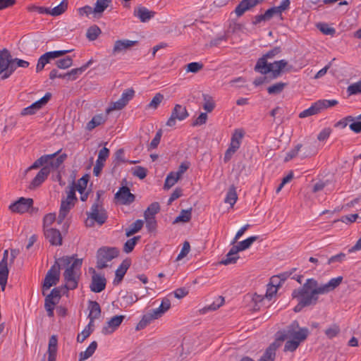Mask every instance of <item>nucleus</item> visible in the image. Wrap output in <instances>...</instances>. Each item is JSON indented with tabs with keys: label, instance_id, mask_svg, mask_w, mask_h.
<instances>
[{
	"label": "nucleus",
	"instance_id": "62",
	"mask_svg": "<svg viewBox=\"0 0 361 361\" xmlns=\"http://www.w3.org/2000/svg\"><path fill=\"white\" fill-rule=\"evenodd\" d=\"M12 65L13 66V72H14L16 70V68L18 67L24 68H27L30 65V63L27 61L20 59H18V58L13 59L12 58Z\"/></svg>",
	"mask_w": 361,
	"mask_h": 361
},
{
	"label": "nucleus",
	"instance_id": "24",
	"mask_svg": "<svg viewBox=\"0 0 361 361\" xmlns=\"http://www.w3.org/2000/svg\"><path fill=\"white\" fill-rule=\"evenodd\" d=\"M57 345H58V339L57 336L53 335L50 337L49 340V345H48V360L47 361H56V354H57Z\"/></svg>",
	"mask_w": 361,
	"mask_h": 361
},
{
	"label": "nucleus",
	"instance_id": "40",
	"mask_svg": "<svg viewBox=\"0 0 361 361\" xmlns=\"http://www.w3.org/2000/svg\"><path fill=\"white\" fill-rule=\"evenodd\" d=\"M179 179L180 178L175 173L174 171L170 172L166 178L164 188L166 190L170 189L177 183Z\"/></svg>",
	"mask_w": 361,
	"mask_h": 361
},
{
	"label": "nucleus",
	"instance_id": "53",
	"mask_svg": "<svg viewBox=\"0 0 361 361\" xmlns=\"http://www.w3.org/2000/svg\"><path fill=\"white\" fill-rule=\"evenodd\" d=\"M191 219V209H183L180 212V214L176 217L174 222H188Z\"/></svg>",
	"mask_w": 361,
	"mask_h": 361
},
{
	"label": "nucleus",
	"instance_id": "11",
	"mask_svg": "<svg viewBox=\"0 0 361 361\" xmlns=\"http://www.w3.org/2000/svg\"><path fill=\"white\" fill-rule=\"evenodd\" d=\"M134 95L135 91L133 88L126 90L118 101L110 104L109 107L106 109V114H108L114 110L122 109L127 105L128 102L133 98Z\"/></svg>",
	"mask_w": 361,
	"mask_h": 361
},
{
	"label": "nucleus",
	"instance_id": "19",
	"mask_svg": "<svg viewBox=\"0 0 361 361\" xmlns=\"http://www.w3.org/2000/svg\"><path fill=\"white\" fill-rule=\"evenodd\" d=\"M109 155V150L106 147H103L99 152L98 158L93 169V174L95 176H99L104 166V163Z\"/></svg>",
	"mask_w": 361,
	"mask_h": 361
},
{
	"label": "nucleus",
	"instance_id": "50",
	"mask_svg": "<svg viewBox=\"0 0 361 361\" xmlns=\"http://www.w3.org/2000/svg\"><path fill=\"white\" fill-rule=\"evenodd\" d=\"M341 331L340 327L338 324H334L327 328L324 333L326 337L329 339L337 336Z\"/></svg>",
	"mask_w": 361,
	"mask_h": 361
},
{
	"label": "nucleus",
	"instance_id": "38",
	"mask_svg": "<svg viewBox=\"0 0 361 361\" xmlns=\"http://www.w3.org/2000/svg\"><path fill=\"white\" fill-rule=\"evenodd\" d=\"M319 105L320 104H317V102H314V104H312L310 107L300 112L299 114V117L303 118L319 114V112H321L319 107Z\"/></svg>",
	"mask_w": 361,
	"mask_h": 361
},
{
	"label": "nucleus",
	"instance_id": "20",
	"mask_svg": "<svg viewBox=\"0 0 361 361\" xmlns=\"http://www.w3.org/2000/svg\"><path fill=\"white\" fill-rule=\"evenodd\" d=\"M44 232L45 238L51 245L58 246L62 244V236L58 229L54 228H45Z\"/></svg>",
	"mask_w": 361,
	"mask_h": 361
},
{
	"label": "nucleus",
	"instance_id": "31",
	"mask_svg": "<svg viewBox=\"0 0 361 361\" xmlns=\"http://www.w3.org/2000/svg\"><path fill=\"white\" fill-rule=\"evenodd\" d=\"M259 239L258 235L250 236L247 239L240 242L237 245H233L236 251L240 252L248 249L252 244Z\"/></svg>",
	"mask_w": 361,
	"mask_h": 361
},
{
	"label": "nucleus",
	"instance_id": "12",
	"mask_svg": "<svg viewBox=\"0 0 361 361\" xmlns=\"http://www.w3.org/2000/svg\"><path fill=\"white\" fill-rule=\"evenodd\" d=\"M189 116L185 106L180 104H176L171 111V116L166 122V126L173 127L176 123V120L183 121Z\"/></svg>",
	"mask_w": 361,
	"mask_h": 361
},
{
	"label": "nucleus",
	"instance_id": "2",
	"mask_svg": "<svg viewBox=\"0 0 361 361\" xmlns=\"http://www.w3.org/2000/svg\"><path fill=\"white\" fill-rule=\"evenodd\" d=\"M59 261L61 265L66 267V270L63 272L64 288L67 290L75 289L78 287L80 276V269L82 264V259L73 260V257L66 256L60 258Z\"/></svg>",
	"mask_w": 361,
	"mask_h": 361
},
{
	"label": "nucleus",
	"instance_id": "55",
	"mask_svg": "<svg viewBox=\"0 0 361 361\" xmlns=\"http://www.w3.org/2000/svg\"><path fill=\"white\" fill-rule=\"evenodd\" d=\"M347 92L349 95H354L361 93V79L354 83L350 85L347 88Z\"/></svg>",
	"mask_w": 361,
	"mask_h": 361
},
{
	"label": "nucleus",
	"instance_id": "37",
	"mask_svg": "<svg viewBox=\"0 0 361 361\" xmlns=\"http://www.w3.org/2000/svg\"><path fill=\"white\" fill-rule=\"evenodd\" d=\"M59 302L58 300H56L54 298H51L49 295H47L44 300V308L46 311L47 312V315L49 317H53L54 316V310L55 305Z\"/></svg>",
	"mask_w": 361,
	"mask_h": 361
},
{
	"label": "nucleus",
	"instance_id": "60",
	"mask_svg": "<svg viewBox=\"0 0 361 361\" xmlns=\"http://www.w3.org/2000/svg\"><path fill=\"white\" fill-rule=\"evenodd\" d=\"M56 221V214L54 213H49L44 216L43 219L44 230L49 228L52 224Z\"/></svg>",
	"mask_w": 361,
	"mask_h": 361
},
{
	"label": "nucleus",
	"instance_id": "6",
	"mask_svg": "<svg viewBox=\"0 0 361 361\" xmlns=\"http://www.w3.org/2000/svg\"><path fill=\"white\" fill-rule=\"evenodd\" d=\"M78 199L75 193V188L71 187L69 191L67 192V196L65 199L61 200L59 213L57 219L58 224H61L71 209L75 206Z\"/></svg>",
	"mask_w": 361,
	"mask_h": 361
},
{
	"label": "nucleus",
	"instance_id": "8",
	"mask_svg": "<svg viewBox=\"0 0 361 361\" xmlns=\"http://www.w3.org/2000/svg\"><path fill=\"white\" fill-rule=\"evenodd\" d=\"M12 56L10 51L4 49L0 51V75L1 80L8 78L13 73Z\"/></svg>",
	"mask_w": 361,
	"mask_h": 361
},
{
	"label": "nucleus",
	"instance_id": "42",
	"mask_svg": "<svg viewBox=\"0 0 361 361\" xmlns=\"http://www.w3.org/2000/svg\"><path fill=\"white\" fill-rule=\"evenodd\" d=\"M157 319V317H154V314L152 312L148 313L147 314H145L142 317V319L139 322V323L137 324L136 329L140 330L145 328L148 324H150V322Z\"/></svg>",
	"mask_w": 361,
	"mask_h": 361
},
{
	"label": "nucleus",
	"instance_id": "23",
	"mask_svg": "<svg viewBox=\"0 0 361 361\" xmlns=\"http://www.w3.org/2000/svg\"><path fill=\"white\" fill-rule=\"evenodd\" d=\"M137 43V41H132L129 39L117 40L115 42L112 53L115 55L118 53L130 49L131 47L136 45Z\"/></svg>",
	"mask_w": 361,
	"mask_h": 361
},
{
	"label": "nucleus",
	"instance_id": "45",
	"mask_svg": "<svg viewBox=\"0 0 361 361\" xmlns=\"http://www.w3.org/2000/svg\"><path fill=\"white\" fill-rule=\"evenodd\" d=\"M93 326L94 324H90L89 322V324L85 327L82 331L78 335L77 341L78 343H82L87 337H89L93 331Z\"/></svg>",
	"mask_w": 361,
	"mask_h": 361
},
{
	"label": "nucleus",
	"instance_id": "36",
	"mask_svg": "<svg viewBox=\"0 0 361 361\" xmlns=\"http://www.w3.org/2000/svg\"><path fill=\"white\" fill-rule=\"evenodd\" d=\"M238 253V251H236V250H235V247L233 246L226 255L225 259L221 261V264L225 265L235 264L237 259L239 258V257L237 255Z\"/></svg>",
	"mask_w": 361,
	"mask_h": 361
},
{
	"label": "nucleus",
	"instance_id": "34",
	"mask_svg": "<svg viewBox=\"0 0 361 361\" xmlns=\"http://www.w3.org/2000/svg\"><path fill=\"white\" fill-rule=\"evenodd\" d=\"M106 120V116H104L103 114H98L94 116L91 121H90L87 123L86 128L88 130H92L97 126H99V125L104 123Z\"/></svg>",
	"mask_w": 361,
	"mask_h": 361
},
{
	"label": "nucleus",
	"instance_id": "10",
	"mask_svg": "<svg viewBox=\"0 0 361 361\" xmlns=\"http://www.w3.org/2000/svg\"><path fill=\"white\" fill-rule=\"evenodd\" d=\"M60 279V264L56 262L47 271L42 284V294L44 295L45 290H49L52 286H55Z\"/></svg>",
	"mask_w": 361,
	"mask_h": 361
},
{
	"label": "nucleus",
	"instance_id": "64",
	"mask_svg": "<svg viewBox=\"0 0 361 361\" xmlns=\"http://www.w3.org/2000/svg\"><path fill=\"white\" fill-rule=\"evenodd\" d=\"M357 218H358L357 214H352L341 216V219H339L338 220H335L334 223H336L337 221H341L343 223L348 224L355 222Z\"/></svg>",
	"mask_w": 361,
	"mask_h": 361
},
{
	"label": "nucleus",
	"instance_id": "39",
	"mask_svg": "<svg viewBox=\"0 0 361 361\" xmlns=\"http://www.w3.org/2000/svg\"><path fill=\"white\" fill-rule=\"evenodd\" d=\"M66 158L67 154L66 153L56 155L55 158H52L49 161V169H57L64 162Z\"/></svg>",
	"mask_w": 361,
	"mask_h": 361
},
{
	"label": "nucleus",
	"instance_id": "4",
	"mask_svg": "<svg viewBox=\"0 0 361 361\" xmlns=\"http://www.w3.org/2000/svg\"><path fill=\"white\" fill-rule=\"evenodd\" d=\"M343 281V276H338L333 278L329 281L321 286H318V282L314 279H308L306 282L309 283L310 288L313 291V294L317 296L319 294H325L330 291L334 290L337 288Z\"/></svg>",
	"mask_w": 361,
	"mask_h": 361
},
{
	"label": "nucleus",
	"instance_id": "3",
	"mask_svg": "<svg viewBox=\"0 0 361 361\" xmlns=\"http://www.w3.org/2000/svg\"><path fill=\"white\" fill-rule=\"evenodd\" d=\"M308 283L305 282L302 287L295 289L292 293L293 298L298 300V305L293 309L295 312H300L305 307L314 305L318 301V296L313 294Z\"/></svg>",
	"mask_w": 361,
	"mask_h": 361
},
{
	"label": "nucleus",
	"instance_id": "41",
	"mask_svg": "<svg viewBox=\"0 0 361 361\" xmlns=\"http://www.w3.org/2000/svg\"><path fill=\"white\" fill-rule=\"evenodd\" d=\"M68 8V0H62V1L56 6L50 10V15L57 16L63 13Z\"/></svg>",
	"mask_w": 361,
	"mask_h": 361
},
{
	"label": "nucleus",
	"instance_id": "46",
	"mask_svg": "<svg viewBox=\"0 0 361 361\" xmlns=\"http://www.w3.org/2000/svg\"><path fill=\"white\" fill-rule=\"evenodd\" d=\"M160 211V205L159 202H154L149 205L144 213V216H155Z\"/></svg>",
	"mask_w": 361,
	"mask_h": 361
},
{
	"label": "nucleus",
	"instance_id": "25",
	"mask_svg": "<svg viewBox=\"0 0 361 361\" xmlns=\"http://www.w3.org/2000/svg\"><path fill=\"white\" fill-rule=\"evenodd\" d=\"M280 346V343L276 341L272 343L265 350L263 355L259 361H274L276 349Z\"/></svg>",
	"mask_w": 361,
	"mask_h": 361
},
{
	"label": "nucleus",
	"instance_id": "14",
	"mask_svg": "<svg viewBox=\"0 0 361 361\" xmlns=\"http://www.w3.org/2000/svg\"><path fill=\"white\" fill-rule=\"evenodd\" d=\"M264 0H242L236 6L235 13L237 17L242 16L246 11L251 10L256 6L262 4Z\"/></svg>",
	"mask_w": 361,
	"mask_h": 361
},
{
	"label": "nucleus",
	"instance_id": "52",
	"mask_svg": "<svg viewBox=\"0 0 361 361\" xmlns=\"http://www.w3.org/2000/svg\"><path fill=\"white\" fill-rule=\"evenodd\" d=\"M56 65L59 68L66 69L73 65V59L71 56H67L63 59H61L56 62Z\"/></svg>",
	"mask_w": 361,
	"mask_h": 361
},
{
	"label": "nucleus",
	"instance_id": "57",
	"mask_svg": "<svg viewBox=\"0 0 361 361\" xmlns=\"http://www.w3.org/2000/svg\"><path fill=\"white\" fill-rule=\"evenodd\" d=\"M219 300H220L219 304H216L215 302H213L212 304L200 309V313L205 314L208 311H214V310H217L218 308H219L220 306H221L223 305V303L224 302V298L223 297H219Z\"/></svg>",
	"mask_w": 361,
	"mask_h": 361
},
{
	"label": "nucleus",
	"instance_id": "61",
	"mask_svg": "<svg viewBox=\"0 0 361 361\" xmlns=\"http://www.w3.org/2000/svg\"><path fill=\"white\" fill-rule=\"evenodd\" d=\"M302 145L298 144L295 147V148H293V149H290L289 152H288L286 154V156L284 159V161H288L293 159V158H295V157H297L298 154V152L300 150V149L302 148Z\"/></svg>",
	"mask_w": 361,
	"mask_h": 361
},
{
	"label": "nucleus",
	"instance_id": "22",
	"mask_svg": "<svg viewBox=\"0 0 361 361\" xmlns=\"http://www.w3.org/2000/svg\"><path fill=\"white\" fill-rule=\"evenodd\" d=\"M50 171L49 166L42 167L36 176L32 179L30 185V188L34 189L39 187L47 178Z\"/></svg>",
	"mask_w": 361,
	"mask_h": 361
},
{
	"label": "nucleus",
	"instance_id": "28",
	"mask_svg": "<svg viewBox=\"0 0 361 361\" xmlns=\"http://www.w3.org/2000/svg\"><path fill=\"white\" fill-rule=\"evenodd\" d=\"M171 307V300L168 297L164 298L159 307L152 310L154 317L157 319L161 317L166 312H167Z\"/></svg>",
	"mask_w": 361,
	"mask_h": 361
},
{
	"label": "nucleus",
	"instance_id": "16",
	"mask_svg": "<svg viewBox=\"0 0 361 361\" xmlns=\"http://www.w3.org/2000/svg\"><path fill=\"white\" fill-rule=\"evenodd\" d=\"M115 199L121 204H130L135 201V196L128 187H121L115 195Z\"/></svg>",
	"mask_w": 361,
	"mask_h": 361
},
{
	"label": "nucleus",
	"instance_id": "48",
	"mask_svg": "<svg viewBox=\"0 0 361 361\" xmlns=\"http://www.w3.org/2000/svg\"><path fill=\"white\" fill-rule=\"evenodd\" d=\"M101 34V30L97 25H92L90 27L86 32L87 38L90 41L95 40Z\"/></svg>",
	"mask_w": 361,
	"mask_h": 361
},
{
	"label": "nucleus",
	"instance_id": "33",
	"mask_svg": "<svg viewBox=\"0 0 361 361\" xmlns=\"http://www.w3.org/2000/svg\"><path fill=\"white\" fill-rule=\"evenodd\" d=\"M54 59L50 51L46 52L42 54L37 61V64L36 66V72L39 73L42 71L44 66L50 62L51 60Z\"/></svg>",
	"mask_w": 361,
	"mask_h": 361
},
{
	"label": "nucleus",
	"instance_id": "56",
	"mask_svg": "<svg viewBox=\"0 0 361 361\" xmlns=\"http://www.w3.org/2000/svg\"><path fill=\"white\" fill-rule=\"evenodd\" d=\"M219 300H220L219 304H216L215 302H213L212 304L200 309V313L205 314L208 311H214V310H217L218 308H219L220 306H221L223 305V303L224 302V298L223 297H219Z\"/></svg>",
	"mask_w": 361,
	"mask_h": 361
},
{
	"label": "nucleus",
	"instance_id": "21",
	"mask_svg": "<svg viewBox=\"0 0 361 361\" xmlns=\"http://www.w3.org/2000/svg\"><path fill=\"white\" fill-rule=\"evenodd\" d=\"M133 15L139 18L142 23H146L154 17L156 12L150 11L145 6H139L134 9Z\"/></svg>",
	"mask_w": 361,
	"mask_h": 361
},
{
	"label": "nucleus",
	"instance_id": "7",
	"mask_svg": "<svg viewBox=\"0 0 361 361\" xmlns=\"http://www.w3.org/2000/svg\"><path fill=\"white\" fill-rule=\"evenodd\" d=\"M118 250L116 247H103L97 250V268L102 269L107 267V263L118 255Z\"/></svg>",
	"mask_w": 361,
	"mask_h": 361
},
{
	"label": "nucleus",
	"instance_id": "13",
	"mask_svg": "<svg viewBox=\"0 0 361 361\" xmlns=\"http://www.w3.org/2000/svg\"><path fill=\"white\" fill-rule=\"evenodd\" d=\"M51 97V94L50 92H47L42 98L32 103L29 106L23 109L21 111V115L28 116L35 114L37 111L41 109L45 104H47Z\"/></svg>",
	"mask_w": 361,
	"mask_h": 361
},
{
	"label": "nucleus",
	"instance_id": "15",
	"mask_svg": "<svg viewBox=\"0 0 361 361\" xmlns=\"http://www.w3.org/2000/svg\"><path fill=\"white\" fill-rule=\"evenodd\" d=\"M33 200L31 198L20 197L18 201L11 204L9 209L13 212L25 213L32 207Z\"/></svg>",
	"mask_w": 361,
	"mask_h": 361
},
{
	"label": "nucleus",
	"instance_id": "9",
	"mask_svg": "<svg viewBox=\"0 0 361 361\" xmlns=\"http://www.w3.org/2000/svg\"><path fill=\"white\" fill-rule=\"evenodd\" d=\"M280 52V47H274V49L269 50L268 52L264 54L262 57L257 60L255 66V71L264 75L270 73L271 71V67L268 66L269 63H267V59H272Z\"/></svg>",
	"mask_w": 361,
	"mask_h": 361
},
{
	"label": "nucleus",
	"instance_id": "47",
	"mask_svg": "<svg viewBox=\"0 0 361 361\" xmlns=\"http://www.w3.org/2000/svg\"><path fill=\"white\" fill-rule=\"evenodd\" d=\"M88 180V175H85L78 180L76 184H73L71 187H74L75 191L78 190L79 192H81V191H85Z\"/></svg>",
	"mask_w": 361,
	"mask_h": 361
},
{
	"label": "nucleus",
	"instance_id": "51",
	"mask_svg": "<svg viewBox=\"0 0 361 361\" xmlns=\"http://www.w3.org/2000/svg\"><path fill=\"white\" fill-rule=\"evenodd\" d=\"M203 99H204V104H203V109L207 111V112H212L214 107H215V103L211 96L209 94H203Z\"/></svg>",
	"mask_w": 361,
	"mask_h": 361
},
{
	"label": "nucleus",
	"instance_id": "27",
	"mask_svg": "<svg viewBox=\"0 0 361 361\" xmlns=\"http://www.w3.org/2000/svg\"><path fill=\"white\" fill-rule=\"evenodd\" d=\"M89 319L90 324H94V321L98 319L101 314V307L97 301H90L89 302Z\"/></svg>",
	"mask_w": 361,
	"mask_h": 361
},
{
	"label": "nucleus",
	"instance_id": "17",
	"mask_svg": "<svg viewBox=\"0 0 361 361\" xmlns=\"http://www.w3.org/2000/svg\"><path fill=\"white\" fill-rule=\"evenodd\" d=\"M124 319V315H116L111 317L106 324L102 328V333L104 335L114 333L121 324Z\"/></svg>",
	"mask_w": 361,
	"mask_h": 361
},
{
	"label": "nucleus",
	"instance_id": "63",
	"mask_svg": "<svg viewBox=\"0 0 361 361\" xmlns=\"http://www.w3.org/2000/svg\"><path fill=\"white\" fill-rule=\"evenodd\" d=\"M163 99V94L160 93L156 94L155 96L152 98V101L148 104V107L156 109L159 106Z\"/></svg>",
	"mask_w": 361,
	"mask_h": 361
},
{
	"label": "nucleus",
	"instance_id": "59",
	"mask_svg": "<svg viewBox=\"0 0 361 361\" xmlns=\"http://www.w3.org/2000/svg\"><path fill=\"white\" fill-rule=\"evenodd\" d=\"M133 175L138 177L140 179H144L147 176V169L137 166L132 169Z\"/></svg>",
	"mask_w": 361,
	"mask_h": 361
},
{
	"label": "nucleus",
	"instance_id": "58",
	"mask_svg": "<svg viewBox=\"0 0 361 361\" xmlns=\"http://www.w3.org/2000/svg\"><path fill=\"white\" fill-rule=\"evenodd\" d=\"M317 104L319 105L320 111L327 109L329 107L334 106L338 104V101L336 99L327 100V99H321L316 102Z\"/></svg>",
	"mask_w": 361,
	"mask_h": 361
},
{
	"label": "nucleus",
	"instance_id": "18",
	"mask_svg": "<svg viewBox=\"0 0 361 361\" xmlns=\"http://www.w3.org/2000/svg\"><path fill=\"white\" fill-rule=\"evenodd\" d=\"M93 274L90 288L94 293H100L105 289L106 280L104 276L97 274L94 269Z\"/></svg>",
	"mask_w": 361,
	"mask_h": 361
},
{
	"label": "nucleus",
	"instance_id": "43",
	"mask_svg": "<svg viewBox=\"0 0 361 361\" xmlns=\"http://www.w3.org/2000/svg\"><path fill=\"white\" fill-rule=\"evenodd\" d=\"M141 236L137 235L130 239H128L124 244L123 250L126 253L131 252L137 243L140 240Z\"/></svg>",
	"mask_w": 361,
	"mask_h": 361
},
{
	"label": "nucleus",
	"instance_id": "1",
	"mask_svg": "<svg viewBox=\"0 0 361 361\" xmlns=\"http://www.w3.org/2000/svg\"><path fill=\"white\" fill-rule=\"evenodd\" d=\"M309 334L307 328H301L298 321H293L286 329L276 334V342L288 340L284 346V351H295L300 343L305 341Z\"/></svg>",
	"mask_w": 361,
	"mask_h": 361
},
{
	"label": "nucleus",
	"instance_id": "44",
	"mask_svg": "<svg viewBox=\"0 0 361 361\" xmlns=\"http://www.w3.org/2000/svg\"><path fill=\"white\" fill-rule=\"evenodd\" d=\"M237 200L238 195L235 191V188L234 186H231L227 192L225 198V202L229 204L231 207H233L235 204Z\"/></svg>",
	"mask_w": 361,
	"mask_h": 361
},
{
	"label": "nucleus",
	"instance_id": "54",
	"mask_svg": "<svg viewBox=\"0 0 361 361\" xmlns=\"http://www.w3.org/2000/svg\"><path fill=\"white\" fill-rule=\"evenodd\" d=\"M204 66L200 62H192L186 65L185 70L187 73H197L203 68Z\"/></svg>",
	"mask_w": 361,
	"mask_h": 361
},
{
	"label": "nucleus",
	"instance_id": "5",
	"mask_svg": "<svg viewBox=\"0 0 361 361\" xmlns=\"http://www.w3.org/2000/svg\"><path fill=\"white\" fill-rule=\"evenodd\" d=\"M102 193V191H97L96 201L92 205L91 211L87 213V217L96 221L99 225L104 224L107 219L106 212L102 206V202L100 201Z\"/></svg>",
	"mask_w": 361,
	"mask_h": 361
},
{
	"label": "nucleus",
	"instance_id": "49",
	"mask_svg": "<svg viewBox=\"0 0 361 361\" xmlns=\"http://www.w3.org/2000/svg\"><path fill=\"white\" fill-rule=\"evenodd\" d=\"M287 85L286 82H277L267 88V92L269 94H278L282 92L285 87Z\"/></svg>",
	"mask_w": 361,
	"mask_h": 361
},
{
	"label": "nucleus",
	"instance_id": "29",
	"mask_svg": "<svg viewBox=\"0 0 361 361\" xmlns=\"http://www.w3.org/2000/svg\"><path fill=\"white\" fill-rule=\"evenodd\" d=\"M268 66L271 67V72L273 73L274 78L280 75L281 72L288 66V62L284 60L276 61L272 63H269Z\"/></svg>",
	"mask_w": 361,
	"mask_h": 361
},
{
	"label": "nucleus",
	"instance_id": "32",
	"mask_svg": "<svg viewBox=\"0 0 361 361\" xmlns=\"http://www.w3.org/2000/svg\"><path fill=\"white\" fill-rule=\"evenodd\" d=\"M97 348V343L92 341L85 351L80 353L78 361H84L90 357L95 352Z\"/></svg>",
	"mask_w": 361,
	"mask_h": 361
},
{
	"label": "nucleus",
	"instance_id": "30",
	"mask_svg": "<svg viewBox=\"0 0 361 361\" xmlns=\"http://www.w3.org/2000/svg\"><path fill=\"white\" fill-rule=\"evenodd\" d=\"M130 264L127 261H123L116 270V276L114 284H118L123 279Z\"/></svg>",
	"mask_w": 361,
	"mask_h": 361
},
{
	"label": "nucleus",
	"instance_id": "26",
	"mask_svg": "<svg viewBox=\"0 0 361 361\" xmlns=\"http://www.w3.org/2000/svg\"><path fill=\"white\" fill-rule=\"evenodd\" d=\"M111 2L112 0H97L94 7V18H101Z\"/></svg>",
	"mask_w": 361,
	"mask_h": 361
},
{
	"label": "nucleus",
	"instance_id": "35",
	"mask_svg": "<svg viewBox=\"0 0 361 361\" xmlns=\"http://www.w3.org/2000/svg\"><path fill=\"white\" fill-rule=\"evenodd\" d=\"M144 222L141 219H137L133 222L128 228L126 229V235L130 237L140 231L143 227Z\"/></svg>",
	"mask_w": 361,
	"mask_h": 361
}]
</instances>
